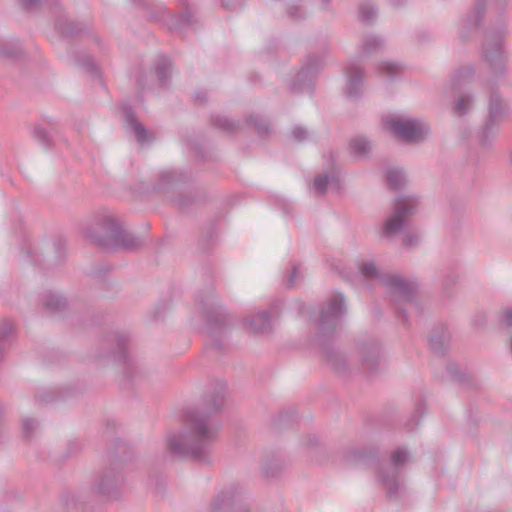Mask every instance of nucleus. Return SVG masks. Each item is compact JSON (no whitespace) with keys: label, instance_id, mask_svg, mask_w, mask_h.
Segmentation results:
<instances>
[{"label":"nucleus","instance_id":"3","mask_svg":"<svg viewBox=\"0 0 512 512\" xmlns=\"http://www.w3.org/2000/svg\"><path fill=\"white\" fill-rule=\"evenodd\" d=\"M193 430L195 431L196 438L199 440L211 439L216 432V429L205 421L196 422Z\"/></svg>","mask_w":512,"mask_h":512},{"label":"nucleus","instance_id":"2","mask_svg":"<svg viewBox=\"0 0 512 512\" xmlns=\"http://www.w3.org/2000/svg\"><path fill=\"white\" fill-rule=\"evenodd\" d=\"M411 208L412 204L410 200L405 199L399 201L396 205L395 215L391 217L385 225V231L387 233H394L398 231L405 217L410 213Z\"/></svg>","mask_w":512,"mask_h":512},{"label":"nucleus","instance_id":"10","mask_svg":"<svg viewBox=\"0 0 512 512\" xmlns=\"http://www.w3.org/2000/svg\"><path fill=\"white\" fill-rule=\"evenodd\" d=\"M136 132H137V135L138 137L142 140L144 138L143 134H144V129L141 128V127H137L136 128Z\"/></svg>","mask_w":512,"mask_h":512},{"label":"nucleus","instance_id":"9","mask_svg":"<svg viewBox=\"0 0 512 512\" xmlns=\"http://www.w3.org/2000/svg\"><path fill=\"white\" fill-rule=\"evenodd\" d=\"M341 306H342V300L340 299L339 301H337V303L333 306V311L334 312H338L341 310Z\"/></svg>","mask_w":512,"mask_h":512},{"label":"nucleus","instance_id":"8","mask_svg":"<svg viewBox=\"0 0 512 512\" xmlns=\"http://www.w3.org/2000/svg\"><path fill=\"white\" fill-rule=\"evenodd\" d=\"M394 174L398 175V172H389L388 179L393 185H397L398 182L393 179Z\"/></svg>","mask_w":512,"mask_h":512},{"label":"nucleus","instance_id":"7","mask_svg":"<svg viewBox=\"0 0 512 512\" xmlns=\"http://www.w3.org/2000/svg\"><path fill=\"white\" fill-rule=\"evenodd\" d=\"M362 272L365 274V275H372L374 272H375V267L373 265H369V266H364L362 268Z\"/></svg>","mask_w":512,"mask_h":512},{"label":"nucleus","instance_id":"4","mask_svg":"<svg viewBox=\"0 0 512 512\" xmlns=\"http://www.w3.org/2000/svg\"><path fill=\"white\" fill-rule=\"evenodd\" d=\"M326 183H327V179L326 178L319 177V178L315 179L314 187H315L316 190L322 191L325 188Z\"/></svg>","mask_w":512,"mask_h":512},{"label":"nucleus","instance_id":"6","mask_svg":"<svg viewBox=\"0 0 512 512\" xmlns=\"http://www.w3.org/2000/svg\"><path fill=\"white\" fill-rule=\"evenodd\" d=\"M469 103V100L466 98H461L456 106V110L461 114L465 111V105Z\"/></svg>","mask_w":512,"mask_h":512},{"label":"nucleus","instance_id":"5","mask_svg":"<svg viewBox=\"0 0 512 512\" xmlns=\"http://www.w3.org/2000/svg\"><path fill=\"white\" fill-rule=\"evenodd\" d=\"M406 459V453L404 451H396L394 454H393V460L395 463H401L403 461H405Z\"/></svg>","mask_w":512,"mask_h":512},{"label":"nucleus","instance_id":"1","mask_svg":"<svg viewBox=\"0 0 512 512\" xmlns=\"http://www.w3.org/2000/svg\"><path fill=\"white\" fill-rule=\"evenodd\" d=\"M387 129L395 136L407 140L416 141L424 134V127L413 121H401L394 117L385 120Z\"/></svg>","mask_w":512,"mask_h":512}]
</instances>
